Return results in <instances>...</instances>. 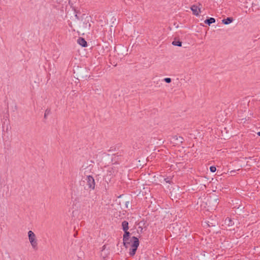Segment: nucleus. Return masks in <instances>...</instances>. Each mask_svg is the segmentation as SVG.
Here are the masks:
<instances>
[{
	"instance_id": "obj_1",
	"label": "nucleus",
	"mask_w": 260,
	"mask_h": 260,
	"mask_svg": "<svg viewBox=\"0 0 260 260\" xmlns=\"http://www.w3.org/2000/svg\"><path fill=\"white\" fill-rule=\"evenodd\" d=\"M131 248L129 249V254L130 256H134L136 252V251L138 249V247L139 245V239L135 236H133L131 238Z\"/></svg>"
},
{
	"instance_id": "obj_2",
	"label": "nucleus",
	"mask_w": 260,
	"mask_h": 260,
	"mask_svg": "<svg viewBox=\"0 0 260 260\" xmlns=\"http://www.w3.org/2000/svg\"><path fill=\"white\" fill-rule=\"evenodd\" d=\"M28 237L29 241L31 244L32 248L36 250L38 249V243L36 238V235L31 231H29L28 232Z\"/></svg>"
},
{
	"instance_id": "obj_3",
	"label": "nucleus",
	"mask_w": 260,
	"mask_h": 260,
	"mask_svg": "<svg viewBox=\"0 0 260 260\" xmlns=\"http://www.w3.org/2000/svg\"><path fill=\"white\" fill-rule=\"evenodd\" d=\"M131 233L128 230L124 231V234L123 236V243L125 248H127L128 245L131 244V239L129 240Z\"/></svg>"
},
{
	"instance_id": "obj_4",
	"label": "nucleus",
	"mask_w": 260,
	"mask_h": 260,
	"mask_svg": "<svg viewBox=\"0 0 260 260\" xmlns=\"http://www.w3.org/2000/svg\"><path fill=\"white\" fill-rule=\"evenodd\" d=\"M85 181H86L87 185L88 186V188L92 190L95 189V180L92 176H87L85 178Z\"/></svg>"
},
{
	"instance_id": "obj_5",
	"label": "nucleus",
	"mask_w": 260,
	"mask_h": 260,
	"mask_svg": "<svg viewBox=\"0 0 260 260\" xmlns=\"http://www.w3.org/2000/svg\"><path fill=\"white\" fill-rule=\"evenodd\" d=\"M123 152H120L114 154L112 158V160L116 163L121 161L123 159Z\"/></svg>"
},
{
	"instance_id": "obj_6",
	"label": "nucleus",
	"mask_w": 260,
	"mask_h": 260,
	"mask_svg": "<svg viewBox=\"0 0 260 260\" xmlns=\"http://www.w3.org/2000/svg\"><path fill=\"white\" fill-rule=\"evenodd\" d=\"M192 12L193 15L198 16L199 14V12H201L200 8L197 5H193L190 8Z\"/></svg>"
},
{
	"instance_id": "obj_7",
	"label": "nucleus",
	"mask_w": 260,
	"mask_h": 260,
	"mask_svg": "<svg viewBox=\"0 0 260 260\" xmlns=\"http://www.w3.org/2000/svg\"><path fill=\"white\" fill-rule=\"evenodd\" d=\"M77 43L82 47H85L87 46V43L82 37H79L77 40Z\"/></svg>"
},
{
	"instance_id": "obj_8",
	"label": "nucleus",
	"mask_w": 260,
	"mask_h": 260,
	"mask_svg": "<svg viewBox=\"0 0 260 260\" xmlns=\"http://www.w3.org/2000/svg\"><path fill=\"white\" fill-rule=\"evenodd\" d=\"M90 19V17L86 16V18L85 19L83 22V27L86 29H89L90 27V23H89Z\"/></svg>"
},
{
	"instance_id": "obj_9",
	"label": "nucleus",
	"mask_w": 260,
	"mask_h": 260,
	"mask_svg": "<svg viewBox=\"0 0 260 260\" xmlns=\"http://www.w3.org/2000/svg\"><path fill=\"white\" fill-rule=\"evenodd\" d=\"M234 21L233 17H228L222 20V23L224 24L228 25L232 23Z\"/></svg>"
},
{
	"instance_id": "obj_10",
	"label": "nucleus",
	"mask_w": 260,
	"mask_h": 260,
	"mask_svg": "<svg viewBox=\"0 0 260 260\" xmlns=\"http://www.w3.org/2000/svg\"><path fill=\"white\" fill-rule=\"evenodd\" d=\"M204 22L205 24L210 25L211 24L215 22V19L213 17H209L207 18L204 21Z\"/></svg>"
},
{
	"instance_id": "obj_11",
	"label": "nucleus",
	"mask_w": 260,
	"mask_h": 260,
	"mask_svg": "<svg viewBox=\"0 0 260 260\" xmlns=\"http://www.w3.org/2000/svg\"><path fill=\"white\" fill-rule=\"evenodd\" d=\"M121 225H122V229L123 231L128 230L129 229L128 222L126 220H124L123 221H122Z\"/></svg>"
},
{
	"instance_id": "obj_12",
	"label": "nucleus",
	"mask_w": 260,
	"mask_h": 260,
	"mask_svg": "<svg viewBox=\"0 0 260 260\" xmlns=\"http://www.w3.org/2000/svg\"><path fill=\"white\" fill-rule=\"evenodd\" d=\"M182 42L179 40L175 38L174 40L172 42V44L174 46L181 47L182 46Z\"/></svg>"
},
{
	"instance_id": "obj_13",
	"label": "nucleus",
	"mask_w": 260,
	"mask_h": 260,
	"mask_svg": "<svg viewBox=\"0 0 260 260\" xmlns=\"http://www.w3.org/2000/svg\"><path fill=\"white\" fill-rule=\"evenodd\" d=\"M225 223L229 225V226H232L234 224V222L231 218L229 217H227L225 220Z\"/></svg>"
},
{
	"instance_id": "obj_14",
	"label": "nucleus",
	"mask_w": 260,
	"mask_h": 260,
	"mask_svg": "<svg viewBox=\"0 0 260 260\" xmlns=\"http://www.w3.org/2000/svg\"><path fill=\"white\" fill-rule=\"evenodd\" d=\"M51 113V110L50 109H47L45 112L44 118H47V115H49Z\"/></svg>"
},
{
	"instance_id": "obj_15",
	"label": "nucleus",
	"mask_w": 260,
	"mask_h": 260,
	"mask_svg": "<svg viewBox=\"0 0 260 260\" xmlns=\"http://www.w3.org/2000/svg\"><path fill=\"white\" fill-rule=\"evenodd\" d=\"M164 81L167 83H170L172 81V79L170 78H165L164 79Z\"/></svg>"
},
{
	"instance_id": "obj_16",
	"label": "nucleus",
	"mask_w": 260,
	"mask_h": 260,
	"mask_svg": "<svg viewBox=\"0 0 260 260\" xmlns=\"http://www.w3.org/2000/svg\"><path fill=\"white\" fill-rule=\"evenodd\" d=\"M210 171L212 173H214L216 171V168L215 166H211L210 167Z\"/></svg>"
},
{
	"instance_id": "obj_17",
	"label": "nucleus",
	"mask_w": 260,
	"mask_h": 260,
	"mask_svg": "<svg viewBox=\"0 0 260 260\" xmlns=\"http://www.w3.org/2000/svg\"><path fill=\"white\" fill-rule=\"evenodd\" d=\"M178 143H182L183 142V138L182 137H179L178 140H177Z\"/></svg>"
},
{
	"instance_id": "obj_18",
	"label": "nucleus",
	"mask_w": 260,
	"mask_h": 260,
	"mask_svg": "<svg viewBox=\"0 0 260 260\" xmlns=\"http://www.w3.org/2000/svg\"><path fill=\"white\" fill-rule=\"evenodd\" d=\"M46 19V18H45V19L44 20L43 24H44V25H46L47 26H49V22L47 21Z\"/></svg>"
},
{
	"instance_id": "obj_19",
	"label": "nucleus",
	"mask_w": 260,
	"mask_h": 260,
	"mask_svg": "<svg viewBox=\"0 0 260 260\" xmlns=\"http://www.w3.org/2000/svg\"><path fill=\"white\" fill-rule=\"evenodd\" d=\"M83 192H84V195H83V196H84V197H86L87 195H89V192H88V191L87 190H84V191H83Z\"/></svg>"
},
{
	"instance_id": "obj_20",
	"label": "nucleus",
	"mask_w": 260,
	"mask_h": 260,
	"mask_svg": "<svg viewBox=\"0 0 260 260\" xmlns=\"http://www.w3.org/2000/svg\"><path fill=\"white\" fill-rule=\"evenodd\" d=\"M165 180L167 183H171V181L169 178H165Z\"/></svg>"
},
{
	"instance_id": "obj_21",
	"label": "nucleus",
	"mask_w": 260,
	"mask_h": 260,
	"mask_svg": "<svg viewBox=\"0 0 260 260\" xmlns=\"http://www.w3.org/2000/svg\"><path fill=\"white\" fill-rule=\"evenodd\" d=\"M74 12L76 14H78V13H80V11L79 10H76V9H74Z\"/></svg>"
},
{
	"instance_id": "obj_22",
	"label": "nucleus",
	"mask_w": 260,
	"mask_h": 260,
	"mask_svg": "<svg viewBox=\"0 0 260 260\" xmlns=\"http://www.w3.org/2000/svg\"><path fill=\"white\" fill-rule=\"evenodd\" d=\"M173 139H174V140L177 141L178 140L179 137H178L177 136H175L173 137Z\"/></svg>"
},
{
	"instance_id": "obj_23",
	"label": "nucleus",
	"mask_w": 260,
	"mask_h": 260,
	"mask_svg": "<svg viewBox=\"0 0 260 260\" xmlns=\"http://www.w3.org/2000/svg\"><path fill=\"white\" fill-rule=\"evenodd\" d=\"M214 201L215 202V203H216V204L218 203V198H216V199H214Z\"/></svg>"
},
{
	"instance_id": "obj_24",
	"label": "nucleus",
	"mask_w": 260,
	"mask_h": 260,
	"mask_svg": "<svg viewBox=\"0 0 260 260\" xmlns=\"http://www.w3.org/2000/svg\"><path fill=\"white\" fill-rule=\"evenodd\" d=\"M75 17H76L77 19H79V18L78 16V14H76L75 15Z\"/></svg>"
},
{
	"instance_id": "obj_25",
	"label": "nucleus",
	"mask_w": 260,
	"mask_h": 260,
	"mask_svg": "<svg viewBox=\"0 0 260 260\" xmlns=\"http://www.w3.org/2000/svg\"><path fill=\"white\" fill-rule=\"evenodd\" d=\"M129 204V202H126L125 203V205H126V208L128 207V204Z\"/></svg>"
},
{
	"instance_id": "obj_26",
	"label": "nucleus",
	"mask_w": 260,
	"mask_h": 260,
	"mask_svg": "<svg viewBox=\"0 0 260 260\" xmlns=\"http://www.w3.org/2000/svg\"><path fill=\"white\" fill-rule=\"evenodd\" d=\"M106 245H104L102 247V250H104L105 248Z\"/></svg>"
},
{
	"instance_id": "obj_27",
	"label": "nucleus",
	"mask_w": 260,
	"mask_h": 260,
	"mask_svg": "<svg viewBox=\"0 0 260 260\" xmlns=\"http://www.w3.org/2000/svg\"><path fill=\"white\" fill-rule=\"evenodd\" d=\"M257 135H258V136H260V131H259V132H258L257 133Z\"/></svg>"
},
{
	"instance_id": "obj_28",
	"label": "nucleus",
	"mask_w": 260,
	"mask_h": 260,
	"mask_svg": "<svg viewBox=\"0 0 260 260\" xmlns=\"http://www.w3.org/2000/svg\"><path fill=\"white\" fill-rule=\"evenodd\" d=\"M207 224H208V226H213L212 225H210V224H209L208 223Z\"/></svg>"
}]
</instances>
